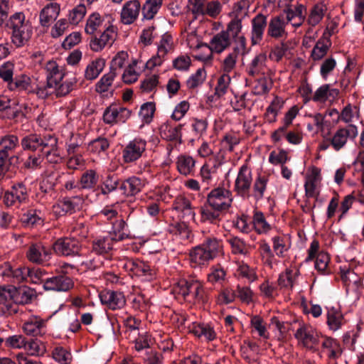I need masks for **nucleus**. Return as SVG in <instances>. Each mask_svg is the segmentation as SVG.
Segmentation results:
<instances>
[{
	"instance_id": "nucleus-1",
	"label": "nucleus",
	"mask_w": 364,
	"mask_h": 364,
	"mask_svg": "<svg viewBox=\"0 0 364 364\" xmlns=\"http://www.w3.org/2000/svg\"><path fill=\"white\" fill-rule=\"evenodd\" d=\"M85 32L91 36L90 47L92 51L100 52L107 46H112L117 36V28L98 12L90 14L85 23Z\"/></svg>"
},
{
	"instance_id": "nucleus-2",
	"label": "nucleus",
	"mask_w": 364,
	"mask_h": 364,
	"mask_svg": "<svg viewBox=\"0 0 364 364\" xmlns=\"http://www.w3.org/2000/svg\"><path fill=\"white\" fill-rule=\"evenodd\" d=\"M220 255H223V245L216 237H208L203 243L192 247L188 255L189 264L193 268H202Z\"/></svg>"
},
{
	"instance_id": "nucleus-3",
	"label": "nucleus",
	"mask_w": 364,
	"mask_h": 364,
	"mask_svg": "<svg viewBox=\"0 0 364 364\" xmlns=\"http://www.w3.org/2000/svg\"><path fill=\"white\" fill-rule=\"evenodd\" d=\"M7 26L12 30L11 41L16 47L23 46L31 38L32 26L23 12L11 15Z\"/></svg>"
},
{
	"instance_id": "nucleus-4",
	"label": "nucleus",
	"mask_w": 364,
	"mask_h": 364,
	"mask_svg": "<svg viewBox=\"0 0 364 364\" xmlns=\"http://www.w3.org/2000/svg\"><path fill=\"white\" fill-rule=\"evenodd\" d=\"M177 296H181L186 301L191 304L204 302L205 291L203 284L196 279H181L173 288Z\"/></svg>"
},
{
	"instance_id": "nucleus-5",
	"label": "nucleus",
	"mask_w": 364,
	"mask_h": 364,
	"mask_svg": "<svg viewBox=\"0 0 364 364\" xmlns=\"http://www.w3.org/2000/svg\"><path fill=\"white\" fill-rule=\"evenodd\" d=\"M320 337L321 334L315 329L304 323H299V328L294 333V338L297 341L298 346L312 351L318 349Z\"/></svg>"
},
{
	"instance_id": "nucleus-6",
	"label": "nucleus",
	"mask_w": 364,
	"mask_h": 364,
	"mask_svg": "<svg viewBox=\"0 0 364 364\" xmlns=\"http://www.w3.org/2000/svg\"><path fill=\"white\" fill-rule=\"evenodd\" d=\"M8 87L11 90H25L36 94L38 97L46 98L45 90H42L41 82L38 77L20 75L10 82Z\"/></svg>"
},
{
	"instance_id": "nucleus-7",
	"label": "nucleus",
	"mask_w": 364,
	"mask_h": 364,
	"mask_svg": "<svg viewBox=\"0 0 364 364\" xmlns=\"http://www.w3.org/2000/svg\"><path fill=\"white\" fill-rule=\"evenodd\" d=\"M46 82H41L42 90H45L46 98L50 95L52 85L62 81L65 76V70L58 65L56 61L49 60L44 65Z\"/></svg>"
},
{
	"instance_id": "nucleus-8",
	"label": "nucleus",
	"mask_w": 364,
	"mask_h": 364,
	"mask_svg": "<svg viewBox=\"0 0 364 364\" xmlns=\"http://www.w3.org/2000/svg\"><path fill=\"white\" fill-rule=\"evenodd\" d=\"M252 183V170L249 164L245 162L239 169L235 181L234 191L240 197L248 198Z\"/></svg>"
},
{
	"instance_id": "nucleus-9",
	"label": "nucleus",
	"mask_w": 364,
	"mask_h": 364,
	"mask_svg": "<svg viewBox=\"0 0 364 364\" xmlns=\"http://www.w3.org/2000/svg\"><path fill=\"white\" fill-rule=\"evenodd\" d=\"M146 149V141L141 138L130 141L122 149V157L124 164L133 163L139 159Z\"/></svg>"
},
{
	"instance_id": "nucleus-10",
	"label": "nucleus",
	"mask_w": 364,
	"mask_h": 364,
	"mask_svg": "<svg viewBox=\"0 0 364 364\" xmlns=\"http://www.w3.org/2000/svg\"><path fill=\"white\" fill-rule=\"evenodd\" d=\"M118 266L122 267L130 275L136 277H151L152 269L146 262L139 259H134L127 257L119 260Z\"/></svg>"
},
{
	"instance_id": "nucleus-11",
	"label": "nucleus",
	"mask_w": 364,
	"mask_h": 364,
	"mask_svg": "<svg viewBox=\"0 0 364 364\" xmlns=\"http://www.w3.org/2000/svg\"><path fill=\"white\" fill-rule=\"evenodd\" d=\"M132 112L120 105L111 104L103 113V121L105 124L113 125L124 123L131 116Z\"/></svg>"
},
{
	"instance_id": "nucleus-12",
	"label": "nucleus",
	"mask_w": 364,
	"mask_h": 364,
	"mask_svg": "<svg viewBox=\"0 0 364 364\" xmlns=\"http://www.w3.org/2000/svg\"><path fill=\"white\" fill-rule=\"evenodd\" d=\"M54 141V136L50 134L42 136L32 134L22 139L21 145L25 150H40L42 152L45 147H52L55 144Z\"/></svg>"
},
{
	"instance_id": "nucleus-13",
	"label": "nucleus",
	"mask_w": 364,
	"mask_h": 364,
	"mask_svg": "<svg viewBox=\"0 0 364 364\" xmlns=\"http://www.w3.org/2000/svg\"><path fill=\"white\" fill-rule=\"evenodd\" d=\"M231 193L225 188L213 189L208 196L210 207L215 210H226L232 203Z\"/></svg>"
},
{
	"instance_id": "nucleus-14",
	"label": "nucleus",
	"mask_w": 364,
	"mask_h": 364,
	"mask_svg": "<svg viewBox=\"0 0 364 364\" xmlns=\"http://www.w3.org/2000/svg\"><path fill=\"white\" fill-rule=\"evenodd\" d=\"M305 11L306 7L302 4H285L284 14L287 24L290 23L294 28H299L304 22Z\"/></svg>"
},
{
	"instance_id": "nucleus-15",
	"label": "nucleus",
	"mask_w": 364,
	"mask_h": 364,
	"mask_svg": "<svg viewBox=\"0 0 364 364\" xmlns=\"http://www.w3.org/2000/svg\"><path fill=\"white\" fill-rule=\"evenodd\" d=\"M287 26L284 15L273 16L268 23L267 36L275 40L286 39L288 36Z\"/></svg>"
},
{
	"instance_id": "nucleus-16",
	"label": "nucleus",
	"mask_w": 364,
	"mask_h": 364,
	"mask_svg": "<svg viewBox=\"0 0 364 364\" xmlns=\"http://www.w3.org/2000/svg\"><path fill=\"white\" fill-rule=\"evenodd\" d=\"M80 243L78 240L73 237L58 239L53 244L54 251L60 255L73 256L78 255L80 251Z\"/></svg>"
},
{
	"instance_id": "nucleus-17",
	"label": "nucleus",
	"mask_w": 364,
	"mask_h": 364,
	"mask_svg": "<svg viewBox=\"0 0 364 364\" xmlns=\"http://www.w3.org/2000/svg\"><path fill=\"white\" fill-rule=\"evenodd\" d=\"M357 135V127L350 124L337 129L332 137L329 139V141L336 151H339L346 144L349 137L355 138Z\"/></svg>"
},
{
	"instance_id": "nucleus-18",
	"label": "nucleus",
	"mask_w": 364,
	"mask_h": 364,
	"mask_svg": "<svg viewBox=\"0 0 364 364\" xmlns=\"http://www.w3.org/2000/svg\"><path fill=\"white\" fill-rule=\"evenodd\" d=\"M14 286L0 287V311L5 315H12L18 311L14 301Z\"/></svg>"
},
{
	"instance_id": "nucleus-19",
	"label": "nucleus",
	"mask_w": 364,
	"mask_h": 364,
	"mask_svg": "<svg viewBox=\"0 0 364 364\" xmlns=\"http://www.w3.org/2000/svg\"><path fill=\"white\" fill-rule=\"evenodd\" d=\"M141 6L139 0H129L124 4L120 12V21L124 25H130L139 18Z\"/></svg>"
},
{
	"instance_id": "nucleus-20",
	"label": "nucleus",
	"mask_w": 364,
	"mask_h": 364,
	"mask_svg": "<svg viewBox=\"0 0 364 364\" xmlns=\"http://www.w3.org/2000/svg\"><path fill=\"white\" fill-rule=\"evenodd\" d=\"M82 201L80 197L64 198L53 205L52 211L56 216L71 214L80 208Z\"/></svg>"
},
{
	"instance_id": "nucleus-21",
	"label": "nucleus",
	"mask_w": 364,
	"mask_h": 364,
	"mask_svg": "<svg viewBox=\"0 0 364 364\" xmlns=\"http://www.w3.org/2000/svg\"><path fill=\"white\" fill-rule=\"evenodd\" d=\"M321 179V169L316 166L311 167L306 174L304 183L305 193L308 198L318 197L319 195L318 186Z\"/></svg>"
},
{
	"instance_id": "nucleus-22",
	"label": "nucleus",
	"mask_w": 364,
	"mask_h": 364,
	"mask_svg": "<svg viewBox=\"0 0 364 364\" xmlns=\"http://www.w3.org/2000/svg\"><path fill=\"white\" fill-rule=\"evenodd\" d=\"M51 251L41 242L32 243L26 252L27 259L32 263L41 264L50 258Z\"/></svg>"
},
{
	"instance_id": "nucleus-23",
	"label": "nucleus",
	"mask_w": 364,
	"mask_h": 364,
	"mask_svg": "<svg viewBox=\"0 0 364 364\" xmlns=\"http://www.w3.org/2000/svg\"><path fill=\"white\" fill-rule=\"evenodd\" d=\"M242 30V20L230 18V21L227 23L226 30L223 31L237 43V46L241 48L242 51L246 49V38L244 35L241 34Z\"/></svg>"
},
{
	"instance_id": "nucleus-24",
	"label": "nucleus",
	"mask_w": 364,
	"mask_h": 364,
	"mask_svg": "<svg viewBox=\"0 0 364 364\" xmlns=\"http://www.w3.org/2000/svg\"><path fill=\"white\" fill-rule=\"evenodd\" d=\"M99 296L102 304L112 310L122 309L126 304L125 296L119 291L106 289L102 291Z\"/></svg>"
},
{
	"instance_id": "nucleus-25",
	"label": "nucleus",
	"mask_w": 364,
	"mask_h": 364,
	"mask_svg": "<svg viewBox=\"0 0 364 364\" xmlns=\"http://www.w3.org/2000/svg\"><path fill=\"white\" fill-rule=\"evenodd\" d=\"M252 46L259 44L263 38L264 32L267 25V16L262 14H257L251 21Z\"/></svg>"
},
{
	"instance_id": "nucleus-26",
	"label": "nucleus",
	"mask_w": 364,
	"mask_h": 364,
	"mask_svg": "<svg viewBox=\"0 0 364 364\" xmlns=\"http://www.w3.org/2000/svg\"><path fill=\"white\" fill-rule=\"evenodd\" d=\"M47 319L36 315L31 316L23 324L22 330L25 334L31 336H41L46 326Z\"/></svg>"
},
{
	"instance_id": "nucleus-27",
	"label": "nucleus",
	"mask_w": 364,
	"mask_h": 364,
	"mask_svg": "<svg viewBox=\"0 0 364 364\" xmlns=\"http://www.w3.org/2000/svg\"><path fill=\"white\" fill-rule=\"evenodd\" d=\"M73 282L71 278L65 275H59L47 278L43 284L46 290L56 291H67L73 287Z\"/></svg>"
},
{
	"instance_id": "nucleus-28",
	"label": "nucleus",
	"mask_w": 364,
	"mask_h": 364,
	"mask_svg": "<svg viewBox=\"0 0 364 364\" xmlns=\"http://www.w3.org/2000/svg\"><path fill=\"white\" fill-rule=\"evenodd\" d=\"M60 12V6L59 4L51 2L46 4L39 13L40 25L48 28L57 19Z\"/></svg>"
},
{
	"instance_id": "nucleus-29",
	"label": "nucleus",
	"mask_w": 364,
	"mask_h": 364,
	"mask_svg": "<svg viewBox=\"0 0 364 364\" xmlns=\"http://www.w3.org/2000/svg\"><path fill=\"white\" fill-rule=\"evenodd\" d=\"M27 199L28 191L23 183L13 186L11 191L6 193L4 196V202L7 206L21 204Z\"/></svg>"
},
{
	"instance_id": "nucleus-30",
	"label": "nucleus",
	"mask_w": 364,
	"mask_h": 364,
	"mask_svg": "<svg viewBox=\"0 0 364 364\" xmlns=\"http://www.w3.org/2000/svg\"><path fill=\"white\" fill-rule=\"evenodd\" d=\"M188 331L198 338L203 337L208 341H213L216 338V332L213 326L208 323L192 322L188 326Z\"/></svg>"
},
{
	"instance_id": "nucleus-31",
	"label": "nucleus",
	"mask_w": 364,
	"mask_h": 364,
	"mask_svg": "<svg viewBox=\"0 0 364 364\" xmlns=\"http://www.w3.org/2000/svg\"><path fill=\"white\" fill-rule=\"evenodd\" d=\"M182 127V124H175L167 121L161 125L159 128L160 135L162 139L166 141H175L181 143Z\"/></svg>"
},
{
	"instance_id": "nucleus-32",
	"label": "nucleus",
	"mask_w": 364,
	"mask_h": 364,
	"mask_svg": "<svg viewBox=\"0 0 364 364\" xmlns=\"http://www.w3.org/2000/svg\"><path fill=\"white\" fill-rule=\"evenodd\" d=\"M331 33L327 35L326 33L316 43L311 53V58L314 61H318L323 59L328 53L331 46L330 36Z\"/></svg>"
},
{
	"instance_id": "nucleus-33",
	"label": "nucleus",
	"mask_w": 364,
	"mask_h": 364,
	"mask_svg": "<svg viewBox=\"0 0 364 364\" xmlns=\"http://www.w3.org/2000/svg\"><path fill=\"white\" fill-rule=\"evenodd\" d=\"M339 95V90L332 88L330 85L325 84L319 87L312 96V100L316 102L325 103L334 101Z\"/></svg>"
},
{
	"instance_id": "nucleus-34",
	"label": "nucleus",
	"mask_w": 364,
	"mask_h": 364,
	"mask_svg": "<svg viewBox=\"0 0 364 364\" xmlns=\"http://www.w3.org/2000/svg\"><path fill=\"white\" fill-rule=\"evenodd\" d=\"M299 271L296 268H287L284 272L279 275L277 280L278 286L280 289L285 290H292L295 285Z\"/></svg>"
},
{
	"instance_id": "nucleus-35",
	"label": "nucleus",
	"mask_w": 364,
	"mask_h": 364,
	"mask_svg": "<svg viewBox=\"0 0 364 364\" xmlns=\"http://www.w3.org/2000/svg\"><path fill=\"white\" fill-rule=\"evenodd\" d=\"M173 208L183 215V217L191 220H195V210L191 200L183 196H178L173 203Z\"/></svg>"
},
{
	"instance_id": "nucleus-36",
	"label": "nucleus",
	"mask_w": 364,
	"mask_h": 364,
	"mask_svg": "<svg viewBox=\"0 0 364 364\" xmlns=\"http://www.w3.org/2000/svg\"><path fill=\"white\" fill-rule=\"evenodd\" d=\"M310 119L306 124V129L309 132L313 134L321 133L323 134L325 132V127L327 126V121L325 120V115L320 112L310 114L308 115Z\"/></svg>"
},
{
	"instance_id": "nucleus-37",
	"label": "nucleus",
	"mask_w": 364,
	"mask_h": 364,
	"mask_svg": "<svg viewBox=\"0 0 364 364\" xmlns=\"http://www.w3.org/2000/svg\"><path fill=\"white\" fill-rule=\"evenodd\" d=\"M128 339L134 344V350L138 352L151 348L154 343V338L148 332L138 333L136 335L131 334Z\"/></svg>"
},
{
	"instance_id": "nucleus-38",
	"label": "nucleus",
	"mask_w": 364,
	"mask_h": 364,
	"mask_svg": "<svg viewBox=\"0 0 364 364\" xmlns=\"http://www.w3.org/2000/svg\"><path fill=\"white\" fill-rule=\"evenodd\" d=\"M252 224L255 232L259 235L268 234L274 228L267 217L259 210H255L252 216Z\"/></svg>"
},
{
	"instance_id": "nucleus-39",
	"label": "nucleus",
	"mask_w": 364,
	"mask_h": 364,
	"mask_svg": "<svg viewBox=\"0 0 364 364\" xmlns=\"http://www.w3.org/2000/svg\"><path fill=\"white\" fill-rule=\"evenodd\" d=\"M344 323L343 315L339 306L327 307V324L331 330H338Z\"/></svg>"
},
{
	"instance_id": "nucleus-40",
	"label": "nucleus",
	"mask_w": 364,
	"mask_h": 364,
	"mask_svg": "<svg viewBox=\"0 0 364 364\" xmlns=\"http://www.w3.org/2000/svg\"><path fill=\"white\" fill-rule=\"evenodd\" d=\"M320 343L321 353L326 354L328 358H336L340 355V345L336 339L321 335Z\"/></svg>"
},
{
	"instance_id": "nucleus-41",
	"label": "nucleus",
	"mask_w": 364,
	"mask_h": 364,
	"mask_svg": "<svg viewBox=\"0 0 364 364\" xmlns=\"http://www.w3.org/2000/svg\"><path fill=\"white\" fill-rule=\"evenodd\" d=\"M114 242L109 235L98 237L92 241V250L98 255H107L112 250Z\"/></svg>"
},
{
	"instance_id": "nucleus-42",
	"label": "nucleus",
	"mask_w": 364,
	"mask_h": 364,
	"mask_svg": "<svg viewBox=\"0 0 364 364\" xmlns=\"http://www.w3.org/2000/svg\"><path fill=\"white\" fill-rule=\"evenodd\" d=\"M112 228L109 231V236L114 241H121L129 237V231L124 219L120 217L112 223Z\"/></svg>"
},
{
	"instance_id": "nucleus-43",
	"label": "nucleus",
	"mask_w": 364,
	"mask_h": 364,
	"mask_svg": "<svg viewBox=\"0 0 364 364\" xmlns=\"http://www.w3.org/2000/svg\"><path fill=\"white\" fill-rule=\"evenodd\" d=\"M231 43L232 39L223 31L215 34L210 41V45L214 53L218 54L228 49Z\"/></svg>"
},
{
	"instance_id": "nucleus-44",
	"label": "nucleus",
	"mask_w": 364,
	"mask_h": 364,
	"mask_svg": "<svg viewBox=\"0 0 364 364\" xmlns=\"http://www.w3.org/2000/svg\"><path fill=\"white\" fill-rule=\"evenodd\" d=\"M145 185V181L141 178L132 176L124 181L120 188L127 196H135L139 193Z\"/></svg>"
},
{
	"instance_id": "nucleus-45",
	"label": "nucleus",
	"mask_w": 364,
	"mask_h": 364,
	"mask_svg": "<svg viewBox=\"0 0 364 364\" xmlns=\"http://www.w3.org/2000/svg\"><path fill=\"white\" fill-rule=\"evenodd\" d=\"M284 105V100L278 96L274 97L270 105L267 107L264 114V120L269 124L277 122L279 112Z\"/></svg>"
},
{
	"instance_id": "nucleus-46",
	"label": "nucleus",
	"mask_w": 364,
	"mask_h": 364,
	"mask_svg": "<svg viewBox=\"0 0 364 364\" xmlns=\"http://www.w3.org/2000/svg\"><path fill=\"white\" fill-rule=\"evenodd\" d=\"M77 81L75 78L67 79L65 80L58 81L52 85L50 95L55 94L56 97H64L68 95L75 87Z\"/></svg>"
},
{
	"instance_id": "nucleus-47",
	"label": "nucleus",
	"mask_w": 364,
	"mask_h": 364,
	"mask_svg": "<svg viewBox=\"0 0 364 364\" xmlns=\"http://www.w3.org/2000/svg\"><path fill=\"white\" fill-rule=\"evenodd\" d=\"M176 164L177 170L183 176L191 175L195 171L196 161L192 156L180 155Z\"/></svg>"
},
{
	"instance_id": "nucleus-48",
	"label": "nucleus",
	"mask_w": 364,
	"mask_h": 364,
	"mask_svg": "<svg viewBox=\"0 0 364 364\" xmlns=\"http://www.w3.org/2000/svg\"><path fill=\"white\" fill-rule=\"evenodd\" d=\"M267 55L261 53L257 55L251 61L248 73L250 75L254 76L259 74L264 75L267 70Z\"/></svg>"
},
{
	"instance_id": "nucleus-49",
	"label": "nucleus",
	"mask_w": 364,
	"mask_h": 364,
	"mask_svg": "<svg viewBox=\"0 0 364 364\" xmlns=\"http://www.w3.org/2000/svg\"><path fill=\"white\" fill-rule=\"evenodd\" d=\"M253 0H240L232 6V11L229 13L230 18L244 20L247 16L249 8Z\"/></svg>"
},
{
	"instance_id": "nucleus-50",
	"label": "nucleus",
	"mask_w": 364,
	"mask_h": 364,
	"mask_svg": "<svg viewBox=\"0 0 364 364\" xmlns=\"http://www.w3.org/2000/svg\"><path fill=\"white\" fill-rule=\"evenodd\" d=\"M258 251L263 263L269 268H272L276 263V259L274 252L266 240H263L259 242Z\"/></svg>"
},
{
	"instance_id": "nucleus-51",
	"label": "nucleus",
	"mask_w": 364,
	"mask_h": 364,
	"mask_svg": "<svg viewBox=\"0 0 364 364\" xmlns=\"http://www.w3.org/2000/svg\"><path fill=\"white\" fill-rule=\"evenodd\" d=\"M105 67V60L97 58L91 61L87 66L85 71V77L87 80H92L96 79Z\"/></svg>"
},
{
	"instance_id": "nucleus-52",
	"label": "nucleus",
	"mask_w": 364,
	"mask_h": 364,
	"mask_svg": "<svg viewBox=\"0 0 364 364\" xmlns=\"http://www.w3.org/2000/svg\"><path fill=\"white\" fill-rule=\"evenodd\" d=\"M24 350L29 355L40 357L46 354L47 348L46 343L38 339H31L26 340Z\"/></svg>"
},
{
	"instance_id": "nucleus-53",
	"label": "nucleus",
	"mask_w": 364,
	"mask_h": 364,
	"mask_svg": "<svg viewBox=\"0 0 364 364\" xmlns=\"http://www.w3.org/2000/svg\"><path fill=\"white\" fill-rule=\"evenodd\" d=\"M14 291V303L16 306L17 304H26L31 303L33 299L36 296L33 289L28 287H22L20 289H12Z\"/></svg>"
},
{
	"instance_id": "nucleus-54",
	"label": "nucleus",
	"mask_w": 364,
	"mask_h": 364,
	"mask_svg": "<svg viewBox=\"0 0 364 364\" xmlns=\"http://www.w3.org/2000/svg\"><path fill=\"white\" fill-rule=\"evenodd\" d=\"M326 11L327 7L325 4L319 2L315 4L309 11L307 23L311 26L318 25L323 19Z\"/></svg>"
},
{
	"instance_id": "nucleus-55",
	"label": "nucleus",
	"mask_w": 364,
	"mask_h": 364,
	"mask_svg": "<svg viewBox=\"0 0 364 364\" xmlns=\"http://www.w3.org/2000/svg\"><path fill=\"white\" fill-rule=\"evenodd\" d=\"M193 56L198 60L204 63H211L214 51L210 45L203 43V42L193 50Z\"/></svg>"
},
{
	"instance_id": "nucleus-56",
	"label": "nucleus",
	"mask_w": 364,
	"mask_h": 364,
	"mask_svg": "<svg viewBox=\"0 0 364 364\" xmlns=\"http://www.w3.org/2000/svg\"><path fill=\"white\" fill-rule=\"evenodd\" d=\"M273 251L276 255L283 257L285 253L289 250L290 245L288 243L287 237L285 235H278L272 238Z\"/></svg>"
},
{
	"instance_id": "nucleus-57",
	"label": "nucleus",
	"mask_w": 364,
	"mask_h": 364,
	"mask_svg": "<svg viewBox=\"0 0 364 364\" xmlns=\"http://www.w3.org/2000/svg\"><path fill=\"white\" fill-rule=\"evenodd\" d=\"M240 134L238 132L230 131L224 134L220 143L223 149L232 152L235 147L240 144Z\"/></svg>"
},
{
	"instance_id": "nucleus-58",
	"label": "nucleus",
	"mask_w": 364,
	"mask_h": 364,
	"mask_svg": "<svg viewBox=\"0 0 364 364\" xmlns=\"http://www.w3.org/2000/svg\"><path fill=\"white\" fill-rule=\"evenodd\" d=\"M269 176L266 175H258L253 183L252 196L256 200L263 198L266 191Z\"/></svg>"
},
{
	"instance_id": "nucleus-59",
	"label": "nucleus",
	"mask_w": 364,
	"mask_h": 364,
	"mask_svg": "<svg viewBox=\"0 0 364 364\" xmlns=\"http://www.w3.org/2000/svg\"><path fill=\"white\" fill-rule=\"evenodd\" d=\"M163 0H146L141 6L144 18L151 20L154 18L162 6Z\"/></svg>"
},
{
	"instance_id": "nucleus-60",
	"label": "nucleus",
	"mask_w": 364,
	"mask_h": 364,
	"mask_svg": "<svg viewBox=\"0 0 364 364\" xmlns=\"http://www.w3.org/2000/svg\"><path fill=\"white\" fill-rule=\"evenodd\" d=\"M182 36L187 46L192 50L202 43L201 37L198 35L196 30L190 26L182 32Z\"/></svg>"
},
{
	"instance_id": "nucleus-61",
	"label": "nucleus",
	"mask_w": 364,
	"mask_h": 364,
	"mask_svg": "<svg viewBox=\"0 0 364 364\" xmlns=\"http://www.w3.org/2000/svg\"><path fill=\"white\" fill-rule=\"evenodd\" d=\"M117 76V73L110 71L102 75L95 85L96 92L102 94L109 92L112 86L113 82Z\"/></svg>"
},
{
	"instance_id": "nucleus-62",
	"label": "nucleus",
	"mask_w": 364,
	"mask_h": 364,
	"mask_svg": "<svg viewBox=\"0 0 364 364\" xmlns=\"http://www.w3.org/2000/svg\"><path fill=\"white\" fill-rule=\"evenodd\" d=\"M240 50H242L241 48L236 46L233 48L232 51L228 54L224 58L221 68L226 74L232 72L235 68Z\"/></svg>"
},
{
	"instance_id": "nucleus-63",
	"label": "nucleus",
	"mask_w": 364,
	"mask_h": 364,
	"mask_svg": "<svg viewBox=\"0 0 364 364\" xmlns=\"http://www.w3.org/2000/svg\"><path fill=\"white\" fill-rule=\"evenodd\" d=\"M52 358L59 364H71L73 355L70 350L62 346H56L52 350Z\"/></svg>"
},
{
	"instance_id": "nucleus-64",
	"label": "nucleus",
	"mask_w": 364,
	"mask_h": 364,
	"mask_svg": "<svg viewBox=\"0 0 364 364\" xmlns=\"http://www.w3.org/2000/svg\"><path fill=\"white\" fill-rule=\"evenodd\" d=\"M242 358L249 363H257L259 359V346L255 343H249L241 348Z\"/></svg>"
}]
</instances>
